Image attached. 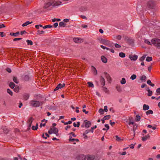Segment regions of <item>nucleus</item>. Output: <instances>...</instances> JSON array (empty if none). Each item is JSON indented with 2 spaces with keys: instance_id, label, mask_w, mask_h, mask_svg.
Segmentation results:
<instances>
[{
  "instance_id": "obj_53",
  "label": "nucleus",
  "mask_w": 160,
  "mask_h": 160,
  "mask_svg": "<svg viewBox=\"0 0 160 160\" xmlns=\"http://www.w3.org/2000/svg\"><path fill=\"white\" fill-rule=\"evenodd\" d=\"M144 42L146 43L148 45H151V42L147 39L145 40Z\"/></svg>"
},
{
  "instance_id": "obj_64",
  "label": "nucleus",
  "mask_w": 160,
  "mask_h": 160,
  "mask_svg": "<svg viewBox=\"0 0 160 160\" xmlns=\"http://www.w3.org/2000/svg\"><path fill=\"white\" fill-rule=\"evenodd\" d=\"M58 23L56 22V23H54V24L53 25V27L54 28H57V26H58Z\"/></svg>"
},
{
  "instance_id": "obj_30",
  "label": "nucleus",
  "mask_w": 160,
  "mask_h": 160,
  "mask_svg": "<svg viewBox=\"0 0 160 160\" xmlns=\"http://www.w3.org/2000/svg\"><path fill=\"white\" fill-rule=\"evenodd\" d=\"M146 114L147 115H148L150 114H152L153 113V111L151 110H149L148 111H147L146 112Z\"/></svg>"
},
{
  "instance_id": "obj_15",
  "label": "nucleus",
  "mask_w": 160,
  "mask_h": 160,
  "mask_svg": "<svg viewBox=\"0 0 160 160\" xmlns=\"http://www.w3.org/2000/svg\"><path fill=\"white\" fill-rule=\"evenodd\" d=\"M146 90L148 92V96H151L152 93V91L150 90L149 88H147L146 89Z\"/></svg>"
},
{
  "instance_id": "obj_63",
  "label": "nucleus",
  "mask_w": 160,
  "mask_h": 160,
  "mask_svg": "<svg viewBox=\"0 0 160 160\" xmlns=\"http://www.w3.org/2000/svg\"><path fill=\"white\" fill-rule=\"evenodd\" d=\"M6 70L9 73L11 72L12 71L11 69L9 68H7L6 69Z\"/></svg>"
},
{
  "instance_id": "obj_60",
  "label": "nucleus",
  "mask_w": 160,
  "mask_h": 160,
  "mask_svg": "<svg viewBox=\"0 0 160 160\" xmlns=\"http://www.w3.org/2000/svg\"><path fill=\"white\" fill-rule=\"evenodd\" d=\"M110 124L112 126H113L114 125V124L115 123V122H112V120H111L110 121Z\"/></svg>"
},
{
  "instance_id": "obj_33",
  "label": "nucleus",
  "mask_w": 160,
  "mask_h": 160,
  "mask_svg": "<svg viewBox=\"0 0 160 160\" xmlns=\"http://www.w3.org/2000/svg\"><path fill=\"white\" fill-rule=\"evenodd\" d=\"M26 42L27 43L28 45H32L33 44L32 41L30 40H26Z\"/></svg>"
},
{
  "instance_id": "obj_59",
  "label": "nucleus",
  "mask_w": 160,
  "mask_h": 160,
  "mask_svg": "<svg viewBox=\"0 0 160 160\" xmlns=\"http://www.w3.org/2000/svg\"><path fill=\"white\" fill-rule=\"evenodd\" d=\"M115 46L116 48H120L121 47V46L117 43L115 44Z\"/></svg>"
},
{
  "instance_id": "obj_55",
  "label": "nucleus",
  "mask_w": 160,
  "mask_h": 160,
  "mask_svg": "<svg viewBox=\"0 0 160 160\" xmlns=\"http://www.w3.org/2000/svg\"><path fill=\"white\" fill-rule=\"evenodd\" d=\"M37 32V34H40L44 33V32L43 31H40L39 30H38Z\"/></svg>"
},
{
  "instance_id": "obj_36",
  "label": "nucleus",
  "mask_w": 160,
  "mask_h": 160,
  "mask_svg": "<svg viewBox=\"0 0 160 160\" xmlns=\"http://www.w3.org/2000/svg\"><path fill=\"white\" fill-rule=\"evenodd\" d=\"M88 87H89L93 88L94 87V85L91 82H88Z\"/></svg>"
},
{
  "instance_id": "obj_58",
  "label": "nucleus",
  "mask_w": 160,
  "mask_h": 160,
  "mask_svg": "<svg viewBox=\"0 0 160 160\" xmlns=\"http://www.w3.org/2000/svg\"><path fill=\"white\" fill-rule=\"evenodd\" d=\"M116 140L118 141H120L121 140V138L118 136H116Z\"/></svg>"
},
{
  "instance_id": "obj_4",
  "label": "nucleus",
  "mask_w": 160,
  "mask_h": 160,
  "mask_svg": "<svg viewBox=\"0 0 160 160\" xmlns=\"http://www.w3.org/2000/svg\"><path fill=\"white\" fill-rule=\"evenodd\" d=\"M148 7L150 8H152L154 7V4L153 0H149L147 3Z\"/></svg>"
},
{
  "instance_id": "obj_18",
  "label": "nucleus",
  "mask_w": 160,
  "mask_h": 160,
  "mask_svg": "<svg viewBox=\"0 0 160 160\" xmlns=\"http://www.w3.org/2000/svg\"><path fill=\"white\" fill-rule=\"evenodd\" d=\"M149 107L148 105L144 104L143 106V110H147L149 109Z\"/></svg>"
},
{
  "instance_id": "obj_54",
  "label": "nucleus",
  "mask_w": 160,
  "mask_h": 160,
  "mask_svg": "<svg viewBox=\"0 0 160 160\" xmlns=\"http://www.w3.org/2000/svg\"><path fill=\"white\" fill-rule=\"evenodd\" d=\"M103 90L106 93H108V90L107 88L105 87H103Z\"/></svg>"
},
{
  "instance_id": "obj_2",
  "label": "nucleus",
  "mask_w": 160,
  "mask_h": 160,
  "mask_svg": "<svg viewBox=\"0 0 160 160\" xmlns=\"http://www.w3.org/2000/svg\"><path fill=\"white\" fill-rule=\"evenodd\" d=\"M43 102L37 100H32L29 102L30 105L32 107L37 108L42 104Z\"/></svg>"
},
{
  "instance_id": "obj_29",
  "label": "nucleus",
  "mask_w": 160,
  "mask_h": 160,
  "mask_svg": "<svg viewBox=\"0 0 160 160\" xmlns=\"http://www.w3.org/2000/svg\"><path fill=\"white\" fill-rule=\"evenodd\" d=\"M13 81L16 83H19V81L18 80L17 78L15 77H13Z\"/></svg>"
},
{
  "instance_id": "obj_44",
  "label": "nucleus",
  "mask_w": 160,
  "mask_h": 160,
  "mask_svg": "<svg viewBox=\"0 0 160 160\" xmlns=\"http://www.w3.org/2000/svg\"><path fill=\"white\" fill-rule=\"evenodd\" d=\"M146 57V55H143L142 57L141 58H140L139 60L141 62L143 61L145 59V58Z\"/></svg>"
},
{
  "instance_id": "obj_19",
  "label": "nucleus",
  "mask_w": 160,
  "mask_h": 160,
  "mask_svg": "<svg viewBox=\"0 0 160 160\" xmlns=\"http://www.w3.org/2000/svg\"><path fill=\"white\" fill-rule=\"evenodd\" d=\"M32 22H30L29 21H27V22H25L24 23H23L22 24V27L26 26L27 25H28L32 23Z\"/></svg>"
},
{
  "instance_id": "obj_34",
  "label": "nucleus",
  "mask_w": 160,
  "mask_h": 160,
  "mask_svg": "<svg viewBox=\"0 0 160 160\" xmlns=\"http://www.w3.org/2000/svg\"><path fill=\"white\" fill-rule=\"evenodd\" d=\"M119 56L121 58H124L125 56V54L122 52H120L119 53Z\"/></svg>"
},
{
  "instance_id": "obj_41",
  "label": "nucleus",
  "mask_w": 160,
  "mask_h": 160,
  "mask_svg": "<svg viewBox=\"0 0 160 160\" xmlns=\"http://www.w3.org/2000/svg\"><path fill=\"white\" fill-rule=\"evenodd\" d=\"M152 60V58L151 57H147L146 61L147 62H150Z\"/></svg>"
},
{
  "instance_id": "obj_62",
  "label": "nucleus",
  "mask_w": 160,
  "mask_h": 160,
  "mask_svg": "<svg viewBox=\"0 0 160 160\" xmlns=\"http://www.w3.org/2000/svg\"><path fill=\"white\" fill-rule=\"evenodd\" d=\"M104 111L105 112H107L108 111V107L107 106H105L104 107Z\"/></svg>"
},
{
  "instance_id": "obj_35",
  "label": "nucleus",
  "mask_w": 160,
  "mask_h": 160,
  "mask_svg": "<svg viewBox=\"0 0 160 160\" xmlns=\"http://www.w3.org/2000/svg\"><path fill=\"white\" fill-rule=\"evenodd\" d=\"M140 117L138 115H137L136 116L135 120L136 121L138 122L140 121Z\"/></svg>"
},
{
  "instance_id": "obj_7",
  "label": "nucleus",
  "mask_w": 160,
  "mask_h": 160,
  "mask_svg": "<svg viewBox=\"0 0 160 160\" xmlns=\"http://www.w3.org/2000/svg\"><path fill=\"white\" fill-rule=\"evenodd\" d=\"M150 138V135L149 134H147L145 136L142 137V141H145L148 139Z\"/></svg>"
},
{
  "instance_id": "obj_3",
  "label": "nucleus",
  "mask_w": 160,
  "mask_h": 160,
  "mask_svg": "<svg viewBox=\"0 0 160 160\" xmlns=\"http://www.w3.org/2000/svg\"><path fill=\"white\" fill-rule=\"evenodd\" d=\"M151 42L154 45L158 48H160V39L154 38L152 39Z\"/></svg>"
},
{
  "instance_id": "obj_1",
  "label": "nucleus",
  "mask_w": 160,
  "mask_h": 160,
  "mask_svg": "<svg viewBox=\"0 0 160 160\" xmlns=\"http://www.w3.org/2000/svg\"><path fill=\"white\" fill-rule=\"evenodd\" d=\"M61 4L62 2L60 1L55 2L54 0H50L49 2L44 4V8H47L51 5H52L53 7H57Z\"/></svg>"
},
{
  "instance_id": "obj_26",
  "label": "nucleus",
  "mask_w": 160,
  "mask_h": 160,
  "mask_svg": "<svg viewBox=\"0 0 160 160\" xmlns=\"http://www.w3.org/2000/svg\"><path fill=\"white\" fill-rule=\"evenodd\" d=\"M38 123H37L36 126H32V128L33 130H37L38 129Z\"/></svg>"
},
{
  "instance_id": "obj_13",
  "label": "nucleus",
  "mask_w": 160,
  "mask_h": 160,
  "mask_svg": "<svg viewBox=\"0 0 160 160\" xmlns=\"http://www.w3.org/2000/svg\"><path fill=\"white\" fill-rule=\"evenodd\" d=\"M100 82L102 85L103 87L105 85V81L104 78L102 77L101 76Z\"/></svg>"
},
{
  "instance_id": "obj_57",
  "label": "nucleus",
  "mask_w": 160,
  "mask_h": 160,
  "mask_svg": "<svg viewBox=\"0 0 160 160\" xmlns=\"http://www.w3.org/2000/svg\"><path fill=\"white\" fill-rule=\"evenodd\" d=\"M22 39L21 38H15L13 39V41H16L18 40H20Z\"/></svg>"
},
{
  "instance_id": "obj_39",
  "label": "nucleus",
  "mask_w": 160,
  "mask_h": 160,
  "mask_svg": "<svg viewBox=\"0 0 160 160\" xmlns=\"http://www.w3.org/2000/svg\"><path fill=\"white\" fill-rule=\"evenodd\" d=\"M3 133L5 134H7L9 132V130L8 129L6 128H4L3 129Z\"/></svg>"
},
{
  "instance_id": "obj_37",
  "label": "nucleus",
  "mask_w": 160,
  "mask_h": 160,
  "mask_svg": "<svg viewBox=\"0 0 160 160\" xmlns=\"http://www.w3.org/2000/svg\"><path fill=\"white\" fill-rule=\"evenodd\" d=\"M92 67H93L92 70H93V72L94 74L95 75H97V70L96 68H95V67H94L93 66H92Z\"/></svg>"
},
{
  "instance_id": "obj_21",
  "label": "nucleus",
  "mask_w": 160,
  "mask_h": 160,
  "mask_svg": "<svg viewBox=\"0 0 160 160\" xmlns=\"http://www.w3.org/2000/svg\"><path fill=\"white\" fill-rule=\"evenodd\" d=\"M19 34V32H17L16 33H10V35L11 36H14L15 37H17V35Z\"/></svg>"
},
{
  "instance_id": "obj_23",
  "label": "nucleus",
  "mask_w": 160,
  "mask_h": 160,
  "mask_svg": "<svg viewBox=\"0 0 160 160\" xmlns=\"http://www.w3.org/2000/svg\"><path fill=\"white\" fill-rule=\"evenodd\" d=\"M66 25V24L65 23L63 22H61L59 23V27H64Z\"/></svg>"
},
{
  "instance_id": "obj_50",
  "label": "nucleus",
  "mask_w": 160,
  "mask_h": 160,
  "mask_svg": "<svg viewBox=\"0 0 160 160\" xmlns=\"http://www.w3.org/2000/svg\"><path fill=\"white\" fill-rule=\"evenodd\" d=\"M97 126L96 125H95L94 127L91 128L90 130L92 132H93L94 129H95L97 128Z\"/></svg>"
},
{
  "instance_id": "obj_28",
  "label": "nucleus",
  "mask_w": 160,
  "mask_h": 160,
  "mask_svg": "<svg viewBox=\"0 0 160 160\" xmlns=\"http://www.w3.org/2000/svg\"><path fill=\"white\" fill-rule=\"evenodd\" d=\"M34 120L32 117H30L28 120V123L32 124V122Z\"/></svg>"
},
{
  "instance_id": "obj_56",
  "label": "nucleus",
  "mask_w": 160,
  "mask_h": 160,
  "mask_svg": "<svg viewBox=\"0 0 160 160\" xmlns=\"http://www.w3.org/2000/svg\"><path fill=\"white\" fill-rule=\"evenodd\" d=\"M80 10L82 11H86L87 10V8L84 7H82L80 8Z\"/></svg>"
},
{
  "instance_id": "obj_11",
  "label": "nucleus",
  "mask_w": 160,
  "mask_h": 160,
  "mask_svg": "<svg viewBox=\"0 0 160 160\" xmlns=\"http://www.w3.org/2000/svg\"><path fill=\"white\" fill-rule=\"evenodd\" d=\"M51 129L52 130V131H53V133L55 134H56V136H57V134H58V129L57 128H56L55 127H54L53 129L52 128H51Z\"/></svg>"
},
{
  "instance_id": "obj_40",
  "label": "nucleus",
  "mask_w": 160,
  "mask_h": 160,
  "mask_svg": "<svg viewBox=\"0 0 160 160\" xmlns=\"http://www.w3.org/2000/svg\"><path fill=\"white\" fill-rule=\"evenodd\" d=\"M7 92L11 96L12 95L13 92L10 89L8 88L7 89Z\"/></svg>"
},
{
  "instance_id": "obj_52",
  "label": "nucleus",
  "mask_w": 160,
  "mask_h": 160,
  "mask_svg": "<svg viewBox=\"0 0 160 160\" xmlns=\"http://www.w3.org/2000/svg\"><path fill=\"white\" fill-rule=\"evenodd\" d=\"M146 77L145 76L143 75L140 77V80L142 81L146 79Z\"/></svg>"
},
{
  "instance_id": "obj_12",
  "label": "nucleus",
  "mask_w": 160,
  "mask_h": 160,
  "mask_svg": "<svg viewBox=\"0 0 160 160\" xmlns=\"http://www.w3.org/2000/svg\"><path fill=\"white\" fill-rule=\"evenodd\" d=\"M73 40L76 43H79L81 42V40L78 38H73Z\"/></svg>"
},
{
  "instance_id": "obj_61",
  "label": "nucleus",
  "mask_w": 160,
  "mask_h": 160,
  "mask_svg": "<svg viewBox=\"0 0 160 160\" xmlns=\"http://www.w3.org/2000/svg\"><path fill=\"white\" fill-rule=\"evenodd\" d=\"M18 156L19 157L20 159L21 160H27L26 158H22L21 157L20 155H18Z\"/></svg>"
},
{
  "instance_id": "obj_43",
  "label": "nucleus",
  "mask_w": 160,
  "mask_h": 160,
  "mask_svg": "<svg viewBox=\"0 0 160 160\" xmlns=\"http://www.w3.org/2000/svg\"><path fill=\"white\" fill-rule=\"evenodd\" d=\"M57 86L58 87H59V88H61L63 87H64L65 86V84L64 83H63V84H62L60 83L58 84Z\"/></svg>"
},
{
  "instance_id": "obj_22",
  "label": "nucleus",
  "mask_w": 160,
  "mask_h": 160,
  "mask_svg": "<svg viewBox=\"0 0 160 160\" xmlns=\"http://www.w3.org/2000/svg\"><path fill=\"white\" fill-rule=\"evenodd\" d=\"M30 77L28 75H25L24 77V80L26 81H28L30 79Z\"/></svg>"
},
{
  "instance_id": "obj_38",
  "label": "nucleus",
  "mask_w": 160,
  "mask_h": 160,
  "mask_svg": "<svg viewBox=\"0 0 160 160\" xmlns=\"http://www.w3.org/2000/svg\"><path fill=\"white\" fill-rule=\"evenodd\" d=\"M80 157L82 158L81 160H86V159H87V156L84 155H81Z\"/></svg>"
},
{
  "instance_id": "obj_24",
  "label": "nucleus",
  "mask_w": 160,
  "mask_h": 160,
  "mask_svg": "<svg viewBox=\"0 0 160 160\" xmlns=\"http://www.w3.org/2000/svg\"><path fill=\"white\" fill-rule=\"evenodd\" d=\"M9 86L11 88H13L15 87V84L12 82L10 83Z\"/></svg>"
},
{
  "instance_id": "obj_32",
  "label": "nucleus",
  "mask_w": 160,
  "mask_h": 160,
  "mask_svg": "<svg viewBox=\"0 0 160 160\" xmlns=\"http://www.w3.org/2000/svg\"><path fill=\"white\" fill-rule=\"evenodd\" d=\"M116 88L117 91L119 92L122 91V89L121 87L120 86H117L116 87Z\"/></svg>"
},
{
  "instance_id": "obj_8",
  "label": "nucleus",
  "mask_w": 160,
  "mask_h": 160,
  "mask_svg": "<svg viewBox=\"0 0 160 160\" xmlns=\"http://www.w3.org/2000/svg\"><path fill=\"white\" fill-rule=\"evenodd\" d=\"M86 156L87 160H93L95 159V157L94 156L89 155Z\"/></svg>"
},
{
  "instance_id": "obj_31",
  "label": "nucleus",
  "mask_w": 160,
  "mask_h": 160,
  "mask_svg": "<svg viewBox=\"0 0 160 160\" xmlns=\"http://www.w3.org/2000/svg\"><path fill=\"white\" fill-rule=\"evenodd\" d=\"M61 122L63 123L64 125H67L68 124H71L72 123V122L71 121H69L68 122H65L63 120L61 121Z\"/></svg>"
},
{
  "instance_id": "obj_46",
  "label": "nucleus",
  "mask_w": 160,
  "mask_h": 160,
  "mask_svg": "<svg viewBox=\"0 0 160 160\" xmlns=\"http://www.w3.org/2000/svg\"><path fill=\"white\" fill-rule=\"evenodd\" d=\"M110 117H111L110 115H106V116H104V117L103 118H104V119L106 120L109 119L110 118Z\"/></svg>"
},
{
  "instance_id": "obj_10",
  "label": "nucleus",
  "mask_w": 160,
  "mask_h": 160,
  "mask_svg": "<svg viewBox=\"0 0 160 160\" xmlns=\"http://www.w3.org/2000/svg\"><path fill=\"white\" fill-rule=\"evenodd\" d=\"M104 74L105 75V76H106V78H107L108 80V81H111V77L109 75V74H108V73H107L106 72H104Z\"/></svg>"
},
{
  "instance_id": "obj_48",
  "label": "nucleus",
  "mask_w": 160,
  "mask_h": 160,
  "mask_svg": "<svg viewBox=\"0 0 160 160\" xmlns=\"http://www.w3.org/2000/svg\"><path fill=\"white\" fill-rule=\"evenodd\" d=\"M52 27V26L51 25H46L43 27L44 29H46L47 28H51Z\"/></svg>"
},
{
  "instance_id": "obj_49",
  "label": "nucleus",
  "mask_w": 160,
  "mask_h": 160,
  "mask_svg": "<svg viewBox=\"0 0 160 160\" xmlns=\"http://www.w3.org/2000/svg\"><path fill=\"white\" fill-rule=\"evenodd\" d=\"M61 21V19L59 18H53L52 19V21L53 22H54L56 21Z\"/></svg>"
},
{
  "instance_id": "obj_5",
  "label": "nucleus",
  "mask_w": 160,
  "mask_h": 160,
  "mask_svg": "<svg viewBox=\"0 0 160 160\" xmlns=\"http://www.w3.org/2000/svg\"><path fill=\"white\" fill-rule=\"evenodd\" d=\"M84 122L85 123V126L86 128L89 127L91 125V123L89 121L85 120L84 121Z\"/></svg>"
},
{
  "instance_id": "obj_27",
  "label": "nucleus",
  "mask_w": 160,
  "mask_h": 160,
  "mask_svg": "<svg viewBox=\"0 0 160 160\" xmlns=\"http://www.w3.org/2000/svg\"><path fill=\"white\" fill-rule=\"evenodd\" d=\"M126 80L124 78H122L121 80L120 81V83L122 84H124L126 83Z\"/></svg>"
},
{
  "instance_id": "obj_14",
  "label": "nucleus",
  "mask_w": 160,
  "mask_h": 160,
  "mask_svg": "<svg viewBox=\"0 0 160 160\" xmlns=\"http://www.w3.org/2000/svg\"><path fill=\"white\" fill-rule=\"evenodd\" d=\"M101 60H102V61L103 62H104V63H106V62H107V59L104 56H102L101 57Z\"/></svg>"
},
{
  "instance_id": "obj_20",
  "label": "nucleus",
  "mask_w": 160,
  "mask_h": 160,
  "mask_svg": "<svg viewBox=\"0 0 160 160\" xmlns=\"http://www.w3.org/2000/svg\"><path fill=\"white\" fill-rule=\"evenodd\" d=\"M147 82L148 84H149L151 86L154 87L155 86L154 84L152 83L151 80L149 79H148L147 80Z\"/></svg>"
},
{
  "instance_id": "obj_9",
  "label": "nucleus",
  "mask_w": 160,
  "mask_h": 160,
  "mask_svg": "<svg viewBox=\"0 0 160 160\" xmlns=\"http://www.w3.org/2000/svg\"><path fill=\"white\" fill-rule=\"evenodd\" d=\"M23 97L25 100H27L29 97V95L28 93H25L23 94Z\"/></svg>"
},
{
  "instance_id": "obj_25",
  "label": "nucleus",
  "mask_w": 160,
  "mask_h": 160,
  "mask_svg": "<svg viewBox=\"0 0 160 160\" xmlns=\"http://www.w3.org/2000/svg\"><path fill=\"white\" fill-rule=\"evenodd\" d=\"M13 89L14 91L16 92H18L19 89V87L18 86H16Z\"/></svg>"
},
{
  "instance_id": "obj_51",
  "label": "nucleus",
  "mask_w": 160,
  "mask_h": 160,
  "mask_svg": "<svg viewBox=\"0 0 160 160\" xmlns=\"http://www.w3.org/2000/svg\"><path fill=\"white\" fill-rule=\"evenodd\" d=\"M156 92L157 93V95H160V88H157L156 90Z\"/></svg>"
},
{
  "instance_id": "obj_6",
  "label": "nucleus",
  "mask_w": 160,
  "mask_h": 160,
  "mask_svg": "<svg viewBox=\"0 0 160 160\" xmlns=\"http://www.w3.org/2000/svg\"><path fill=\"white\" fill-rule=\"evenodd\" d=\"M138 56L137 55H130L129 58L131 60L135 61L138 58Z\"/></svg>"
},
{
  "instance_id": "obj_47",
  "label": "nucleus",
  "mask_w": 160,
  "mask_h": 160,
  "mask_svg": "<svg viewBox=\"0 0 160 160\" xmlns=\"http://www.w3.org/2000/svg\"><path fill=\"white\" fill-rule=\"evenodd\" d=\"M101 115L103 114L104 113V110L102 108H100L98 111Z\"/></svg>"
},
{
  "instance_id": "obj_16",
  "label": "nucleus",
  "mask_w": 160,
  "mask_h": 160,
  "mask_svg": "<svg viewBox=\"0 0 160 160\" xmlns=\"http://www.w3.org/2000/svg\"><path fill=\"white\" fill-rule=\"evenodd\" d=\"M101 42L102 44H106L108 43L109 42L108 40L103 39H101Z\"/></svg>"
},
{
  "instance_id": "obj_17",
  "label": "nucleus",
  "mask_w": 160,
  "mask_h": 160,
  "mask_svg": "<svg viewBox=\"0 0 160 160\" xmlns=\"http://www.w3.org/2000/svg\"><path fill=\"white\" fill-rule=\"evenodd\" d=\"M69 141H72V142H73L74 141H75L76 142H78L79 141V140L78 139H77V138H76V139L72 138V136H70V137H69Z\"/></svg>"
},
{
  "instance_id": "obj_42",
  "label": "nucleus",
  "mask_w": 160,
  "mask_h": 160,
  "mask_svg": "<svg viewBox=\"0 0 160 160\" xmlns=\"http://www.w3.org/2000/svg\"><path fill=\"white\" fill-rule=\"evenodd\" d=\"M137 78V76L135 74L132 75L130 77V79L132 80L135 79Z\"/></svg>"
},
{
  "instance_id": "obj_45",
  "label": "nucleus",
  "mask_w": 160,
  "mask_h": 160,
  "mask_svg": "<svg viewBox=\"0 0 160 160\" xmlns=\"http://www.w3.org/2000/svg\"><path fill=\"white\" fill-rule=\"evenodd\" d=\"M77 124H76V123L75 122H74L73 123V126L74 127H78L79 126H80V122H77Z\"/></svg>"
}]
</instances>
